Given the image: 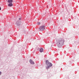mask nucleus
Listing matches in <instances>:
<instances>
[{
	"instance_id": "nucleus-1",
	"label": "nucleus",
	"mask_w": 79,
	"mask_h": 79,
	"mask_svg": "<svg viewBox=\"0 0 79 79\" xmlns=\"http://www.w3.org/2000/svg\"><path fill=\"white\" fill-rule=\"evenodd\" d=\"M46 62V64L47 65L46 68L47 69H49L50 67H52V64L50 62H49L48 60H46L45 61Z\"/></svg>"
},
{
	"instance_id": "nucleus-2",
	"label": "nucleus",
	"mask_w": 79,
	"mask_h": 79,
	"mask_svg": "<svg viewBox=\"0 0 79 79\" xmlns=\"http://www.w3.org/2000/svg\"><path fill=\"white\" fill-rule=\"evenodd\" d=\"M64 40L62 39H59L57 41V45L58 46L60 45H62L63 43H64Z\"/></svg>"
},
{
	"instance_id": "nucleus-3",
	"label": "nucleus",
	"mask_w": 79,
	"mask_h": 79,
	"mask_svg": "<svg viewBox=\"0 0 79 79\" xmlns=\"http://www.w3.org/2000/svg\"><path fill=\"white\" fill-rule=\"evenodd\" d=\"M45 26H42L40 27L39 28V30L40 31H43L45 29Z\"/></svg>"
},
{
	"instance_id": "nucleus-4",
	"label": "nucleus",
	"mask_w": 79,
	"mask_h": 79,
	"mask_svg": "<svg viewBox=\"0 0 79 79\" xmlns=\"http://www.w3.org/2000/svg\"><path fill=\"white\" fill-rule=\"evenodd\" d=\"M29 61L31 64H34V62L32 60H30Z\"/></svg>"
},
{
	"instance_id": "nucleus-5",
	"label": "nucleus",
	"mask_w": 79,
	"mask_h": 79,
	"mask_svg": "<svg viewBox=\"0 0 79 79\" xmlns=\"http://www.w3.org/2000/svg\"><path fill=\"white\" fill-rule=\"evenodd\" d=\"M8 6H13V3H10L8 4Z\"/></svg>"
},
{
	"instance_id": "nucleus-6",
	"label": "nucleus",
	"mask_w": 79,
	"mask_h": 79,
	"mask_svg": "<svg viewBox=\"0 0 79 79\" xmlns=\"http://www.w3.org/2000/svg\"><path fill=\"white\" fill-rule=\"evenodd\" d=\"M8 3H12L13 2V0H8Z\"/></svg>"
},
{
	"instance_id": "nucleus-7",
	"label": "nucleus",
	"mask_w": 79,
	"mask_h": 79,
	"mask_svg": "<svg viewBox=\"0 0 79 79\" xmlns=\"http://www.w3.org/2000/svg\"><path fill=\"white\" fill-rule=\"evenodd\" d=\"M43 51H44V49H43V48H41L40 50V52L42 53V52H43Z\"/></svg>"
},
{
	"instance_id": "nucleus-8",
	"label": "nucleus",
	"mask_w": 79,
	"mask_h": 79,
	"mask_svg": "<svg viewBox=\"0 0 79 79\" xmlns=\"http://www.w3.org/2000/svg\"><path fill=\"white\" fill-rule=\"evenodd\" d=\"M37 24H38V25H40V22H38L37 23Z\"/></svg>"
},
{
	"instance_id": "nucleus-9",
	"label": "nucleus",
	"mask_w": 79,
	"mask_h": 79,
	"mask_svg": "<svg viewBox=\"0 0 79 79\" xmlns=\"http://www.w3.org/2000/svg\"><path fill=\"white\" fill-rule=\"evenodd\" d=\"M21 18H19V20H21Z\"/></svg>"
},
{
	"instance_id": "nucleus-10",
	"label": "nucleus",
	"mask_w": 79,
	"mask_h": 79,
	"mask_svg": "<svg viewBox=\"0 0 79 79\" xmlns=\"http://www.w3.org/2000/svg\"><path fill=\"white\" fill-rule=\"evenodd\" d=\"M2 74V72H0V75Z\"/></svg>"
},
{
	"instance_id": "nucleus-11",
	"label": "nucleus",
	"mask_w": 79,
	"mask_h": 79,
	"mask_svg": "<svg viewBox=\"0 0 79 79\" xmlns=\"http://www.w3.org/2000/svg\"><path fill=\"white\" fill-rule=\"evenodd\" d=\"M0 10H1V7H0Z\"/></svg>"
},
{
	"instance_id": "nucleus-12",
	"label": "nucleus",
	"mask_w": 79,
	"mask_h": 79,
	"mask_svg": "<svg viewBox=\"0 0 79 79\" xmlns=\"http://www.w3.org/2000/svg\"><path fill=\"white\" fill-rule=\"evenodd\" d=\"M17 24H18V23H17Z\"/></svg>"
}]
</instances>
